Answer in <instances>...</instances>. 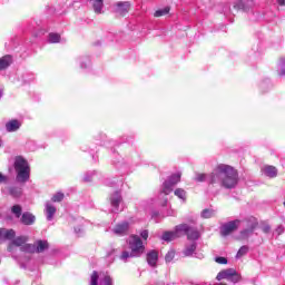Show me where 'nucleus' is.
Instances as JSON below:
<instances>
[{"mask_svg": "<svg viewBox=\"0 0 285 285\" xmlns=\"http://www.w3.org/2000/svg\"><path fill=\"white\" fill-rule=\"evenodd\" d=\"M239 181V173L230 165L218 164L209 175V184H220L223 188H235Z\"/></svg>", "mask_w": 285, "mask_h": 285, "instance_id": "1", "label": "nucleus"}, {"mask_svg": "<svg viewBox=\"0 0 285 285\" xmlns=\"http://www.w3.org/2000/svg\"><path fill=\"white\" fill-rule=\"evenodd\" d=\"M13 168L18 184H26V181L30 180V164H28V160L23 156H17L14 158Z\"/></svg>", "mask_w": 285, "mask_h": 285, "instance_id": "2", "label": "nucleus"}, {"mask_svg": "<svg viewBox=\"0 0 285 285\" xmlns=\"http://www.w3.org/2000/svg\"><path fill=\"white\" fill-rule=\"evenodd\" d=\"M129 248L131 250V257H141L146 250V246H144V242L137 235H131L129 237Z\"/></svg>", "mask_w": 285, "mask_h": 285, "instance_id": "3", "label": "nucleus"}, {"mask_svg": "<svg viewBox=\"0 0 285 285\" xmlns=\"http://www.w3.org/2000/svg\"><path fill=\"white\" fill-rule=\"evenodd\" d=\"M239 224H242V220H239V219H235L227 224H224L220 227V235L223 237H228V235H233V233H235V230H237V228H239Z\"/></svg>", "mask_w": 285, "mask_h": 285, "instance_id": "4", "label": "nucleus"}, {"mask_svg": "<svg viewBox=\"0 0 285 285\" xmlns=\"http://www.w3.org/2000/svg\"><path fill=\"white\" fill-rule=\"evenodd\" d=\"M116 14H119V17H126L128 12H130V2H117L116 4Z\"/></svg>", "mask_w": 285, "mask_h": 285, "instance_id": "5", "label": "nucleus"}, {"mask_svg": "<svg viewBox=\"0 0 285 285\" xmlns=\"http://www.w3.org/2000/svg\"><path fill=\"white\" fill-rule=\"evenodd\" d=\"M16 235H17V233L14 232V229L0 228V244L2 242H8V240L14 239Z\"/></svg>", "mask_w": 285, "mask_h": 285, "instance_id": "6", "label": "nucleus"}, {"mask_svg": "<svg viewBox=\"0 0 285 285\" xmlns=\"http://www.w3.org/2000/svg\"><path fill=\"white\" fill-rule=\"evenodd\" d=\"M159 261V252L158 250H150L149 253H147V264H149V266H157V262Z\"/></svg>", "mask_w": 285, "mask_h": 285, "instance_id": "7", "label": "nucleus"}, {"mask_svg": "<svg viewBox=\"0 0 285 285\" xmlns=\"http://www.w3.org/2000/svg\"><path fill=\"white\" fill-rule=\"evenodd\" d=\"M129 228H130V224H128V222H124L121 224L116 225V227L114 228V232L116 235H126Z\"/></svg>", "mask_w": 285, "mask_h": 285, "instance_id": "8", "label": "nucleus"}, {"mask_svg": "<svg viewBox=\"0 0 285 285\" xmlns=\"http://www.w3.org/2000/svg\"><path fill=\"white\" fill-rule=\"evenodd\" d=\"M235 275V268H228V269H224L222 272H219L216 276V279L218 282H222V279H230V276Z\"/></svg>", "mask_w": 285, "mask_h": 285, "instance_id": "9", "label": "nucleus"}, {"mask_svg": "<svg viewBox=\"0 0 285 285\" xmlns=\"http://www.w3.org/2000/svg\"><path fill=\"white\" fill-rule=\"evenodd\" d=\"M36 219L37 218L35 217V215L30 214L29 212L23 213L21 216V223L24 226H32V224H35Z\"/></svg>", "mask_w": 285, "mask_h": 285, "instance_id": "10", "label": "nucleus"}, {"mask_svg": "<svg viewBox=\"0 0 285 285\" xmlns=\"http://www.w3.org/2000/svg\"><path fill=\"white\" fill-rule=\"evenodd\" d=\"M6 128L8 132H17L21 128V122L17 119H12L6 124Z\"/></svg>", "mask_w": 285, "mask_h": 285, "instance_id": "11", "label": "nucleus"}, {"mask_svg": "<svg viewBox=\"0 0 285 285\" xmlns=\"http://www.w3.org/2000/svg\"><path fill=\"white\" fill-rule=\"evenodd\" d=\"M190 225L188 224H180L175 227V233L177 237H184V235L188 234Z\"/></svg>", "mask_w": 285, "mask_h": 285, "instance_id": "12", "label": "nucleus"}, {"mask_svg": "<svg viewBox=\"0 0 285 285\" xmlns=\"http://www.w3.org/2000/svg\"><path fill=\"white\" fill-rule=\"evenodd\" d=\"M48 248H50L48 240L39 239L36 242V253H45L46 250H48Z\"/></svg>", "mask_w": 285, "mask_h": 285, "instance_id": "13", "label": "nucleus"}, {"mask_svg": "<svg viewBox=\"0 0 285 285\" xmlns=\"http://www.w3.org/2000/svg\"><path fill=\"white\" fill-rule=\"evenodd\" d=\"M186 236H187V239H190L191 242H195V240L199 239V237L202 235L199 234V230L197 228L189 226V229H188Z\"/></svg>", "mask_w": 285, "mask_h": 285, "instance_id": "14", "label": "nucleus"}, {"mask_svg": "<svg viewBox=\"0 0 285 285\" xmlns=\"http://www.w3.org/2000/svg\"><path fill=\"white\" fill-rule=\"evenodd\" d=\"M12 63V57L3 56L0 58V70H6V68H10Z\"/></svg>", "mask_w": 285, "mask_h": 285, "instance_id": "15", "label": "nucleus"}, {"mask_svg": "<svg viewBox=\"0 0 285 285\" xmlns=\"http://www.w3.org/2000/svg\"><path fill=\"white\" fill-rule=\"evenodd\" d=\"M264 175L271 178L277 177V168L275 166H265Z\"/></svg>", "mask_w": 285, "mask_h": 285, "instance_id": "16", "label": "nucleus"}, {"mask_svg": "<svg viewBox=\"0 0 285 285\" xmlns=\"http://www.w3.org/2000/svg\"><path fill=\"white\" fill-rule=\"evenodd\" d=\"M245 223H246V228H249L250 230H255V228H257V226H258L257 218H255L253 216L245 219Z\"/></svg>", "mask_w": 285, "mask_h": 285, "instance_id": "17", "label": "nucleus"}, {"mask_svg": "<svg viewBox=\"0 0 285 285\" xmlns=\"http://www.w3.org/2000/svg\"><path fill=\"white\" fill-rule=\"evenodd\" d=\"M46 212H47V219L50 222L52 217H55V214L57 213V207L52 206L51 204H47Z\"/></svg>", "mask_w": 285, "mask_h": 285, "instance_id": "18", "label": "nucleus"}, {"mask_svg": "<svg viewBox=\"0 0 285 285\" xmlns=\"http://www.w3.org/2000/svg\"><path fill=\"white\" fill-rule=\"evenodd\" d=\"M179 181H181V173L171 175L167 180V183L170 184L171 186H177Z\"/></svg>", "mask_w": 285, "mask_h": 285, "instance_id": "19", "label": "nucleus"}, {"mask_svg": "<svg viewBox=\"0 0 285 285\" xmlns=\"http://www.w3.org/2000/svg\"><path fill=\"white\" fill-rule=\"evenodd\" d=\"M9 195H11V197H14V199H19V197L23 195V191L19 187H9Z\"/></svg>", "mask_w": 285, "mask_h": 285, "instance_id": "20", "label": "nucleus"}, {"mask_svg": "<svg viewBox=\"0 0 285 285\" xmlns=\"http://www.w3.org/2000/svg\"><path fill=\"white\" fill-rule=\"evenodd\" d=\"M177 238H178V236L175 230L174 232H165L161 237V239H164V242H173V239H177Z\"/></svg>", "mask_w": 285, "mask_h": 285, "instance_id": "21", "label": "nucleus"}, {"mask_svg": "<svg viewBox=\"0 0 285 285\" xmlns=\"http://www.w3.org/2000/svg\"><path fill=\"white\" fill-rule=\"evenodd\" d=\"M21 252L22 253H30V254H35L37 253V246L36 244H26L21 247Z\"/></svg>", "mask_w": 285, "mask_h": 285, "instance_id": "22", "label": "nucleus"}, {"mask_svg": "<svg viewBox=\"0 0 285 285\" xmlns=\"http://www.w3.org/2000/svg\"><path fill=\"white\" fill-rule=\"evenodd\" d=\"M94 10L96 14H101V10H104V0H96L94 2Z\"/></svg>", "mask_w": 285, "mask_h": 285, "instance_id": "23", "label": "nucleus"}, {"mask_svg": "<svg viewBox=\"0 0 285 285\" xmlns=\"http://www.w3.org/2000/svg\"><path fill=\"white\" fill-rule=\"evenodd\" d=\"M26 242H28V236H18L17 238H14L12 240V243L14 244V246H23L26 244Z\"/></svg>", "mask_w": 285, "mask_h": 285, "instance_id": "24", "label": "nucleus"}, {"mask_svg": "<svg viewBox=\"0 0 285 285\" xmlns=\"http://www.w3.org/2000/svg\"><path fill=\"white\" fill-rule=\"evenodd\" d=\"M170 12V7H166L164 9L157 10L154 13V17L159 18V17H166Z\"/></svg>", "mask_w": 285, "mask_h": 285, "instance_id": "25", "label": "nucleus"}, {"mask_svg": "<svg viewBox=\"0 0 285 285\" xmlns=\"http://www.w3.org/2000/svg\"><path fill=\"white\" fill-rule=\"evenodd\" d=\"M173 186H174V185H171L170 183H168V180H166V181L164 183L163 193H164L165 196L170 195V193H173Z\"/></svg>", "mask_w": 285, "mask_h": 285, "instance_id": "26", "label": "nucleus"}, {"mask_svg": "<svg viewBox=\"0 0 285 285\" xmlns=\"http://www.w3.org/2000/svg\"><path fill=\"white\" fill-rule=\"evenodd\" d=\"M61 36L59 33H49V43H59Z\"/></svg>", "mask_w": 285, "mask_h": 285, "instance_id": "27", "label": "nucleus"}, {"mask_svg": "<svg viewBox=\"0 0 285 285\" xmlns=\"http://www.w3.org/2000/svg\"><path fill=\"white\" fill-rule=\"evenodd\" d=\"M90 285H99V273L97 271L91 273Z\"/></svg>", "mask_w": 285, "mask_h": 285, "instance_id": "28", "label": "nucleus"}, {"mask_svg": "<svg viewBox=\"0 0 285 285\" xmlns=\"http://www.w3.org/2000/svg\"><path fill=\"white\" fill-rule=\"evenodd\" d=\"M195 250H197V244H191L188 247H186V249H185L186 257H190V255H193V253H195Z\"/></svg>", "mask_w": 285, "mask_h": 285, "instance_id": "29", "label": "nucleus"}, {"mask_svg": "<svg viewBox=\"0 0 285 285\" xmlns=\"http://www.w3.org/2000/svg\"><path fill=\"white\" fill-rule=\"evenodd\" d=\"M174 195H176V197H178L179 199H183L184 202H186V190H184L181 188H177L174 191Z\"/></svg>", "mask_w": 285, "mask_h": 285, "instance_id": "30", "label": "nucleus"}, {"mask_svg": "<svg viewBox=\"0 0 285 285\" xmlns=\"http://www.w3.org/2000/svg\"><path fill=\"white\" fill-rule=\"evenodd\" d=\"M11 212L19 219V217H21V213H22L21 205H13L11 208Z\"/></svg>", "mask_w": 285, "mask_h": 285, "instance_id": "31", "label": "nucleus"}, {"mask_svg": "<svg viewBox=\"0 0 285 285\" xmlns=\"http://www.w3.org/2000/svg\"><path fill=\"white\" fill-rule=\"evenodd\" d=\"M247 253H248V246L244 245L238 249L236 257L239 259V257H244V255H246Z\"/></svg>", "mask_w": 285, "mask_h": 285, "instance_id": "32", "label": "nucleus"}, {"mask_svg": "<svg viewBox=\"0 0 285 285\" xmlns=\"http://www.w3.org/2000/svg\"><path fill=\"white\" fill-rule=\"evenodd\" d=\"M240 279H242V276L235 269V273L228 278V282H233V284H237V282H240Z\"/></svg>", "mask_w": 285, "mask_h": 285, "instance_id": "33", "label": "nucleus"}, {"mask_svg": "<svg viewBox=\"0 0 285 285\" xmlns=\"http://www.w3.org/2000/svg\"><path fill=\"white\" fill-rule=\"evenodd\" d=\"M63 193H57L56 195L52 196L51 202L53 203H59V202H63Z\"/></svg>", "mask_w": 285, "mask_h": 285, "instance_id": "34", "label": "nucleus"}, {"mask_svg": "<svg viewBox=\"0 0 285 285\" xmlns=\"http://www.w3.org/2000/svg\"><path fill=\"white\" fill-rule=\"evenodd\" d=\"M253 233H254L253 229L246 228L240 232V236L243 239H246V238H248L249 235H253Z\"/></svg>", "mask_w": 285, "mask_h": 285, "instance_id": "35", "label": "nucleus"}, {"mask_svg": "<svg viewBox=\"0 0 285 285\" xmlns=\"http://www.w3.org/2000/svg\"><path fill=\"white\" fill-rule=\"evenodd\" d=\"M173 259H175V250H169L165 256V262L170 263Z\"/></svg>", "mask_w": 285, "mask_h": 285, "instance_id": "36", "label": "nucleus"}, {"mask_svg": "<svg viewBox=\"0 0 285 285\" xmlns=\"http://www.w3.org/2000/svg\"><path fill=\"white\" fill-rule=\"evenodd\" d=\"M202 217H204V219H210V217H213V212H210V209H204Z\"/></svg>", "mask_w": 285, "mask_h": 285, "instance_id": "37", "label": "nucleus"}, {"mask_svg": "<svg viewBox=\"0 0 285 285\" xmlns=\"http://www.w3.org/2000/svg\"><path fill=\"white\" fill-rule=\"evenodd\" d=\"M119 204H121V197H117L111 200V206H114V208H119Z\"/></svg>", "mask_w": 285, "mask_h": 285, "instance_id": "38", "label": "nucleus"}, {"mask_svg": "<svg viewBox=\"0 0 285 285\" xmlns=\"http://www.w3.org/2000/svg\"><path fill=\"white\" fill-rule=\"evenodd\" d=\"M206 177H207L206 174H196V177L194 179L195 181L202 183L206 179Z\"/></svg>", "mask_w": 285, "mask_h": 285, "instance_id": "39", "label": "nucleus"}, {"mask_svg": "<svg viewBox=\"0 0 285 285\" xmlns=\"http://www.w3.org/2000/svg\"><path fill=\"white\" fill-rule=\"evenodd\" d=\"M216 264H228V259L226 257H216L215 258Z\"/></svg>", "mask_w": 285, "mask_h": 285, "instance_id": "40", "label": "nucleus"}, {"mask_svg": "<svg viewBox=\"0 0 285 285\" xmlns=\"http://www.w3.org/2000/svg\"><path fill=\"white\" fill-rule=\"evenodd\" d=\"M128 257H132V252L131 253H129V252H122L121 253V255H120V259H124V261H126V259H128Z\"/></svg>", "mask_w": 285, "mask_h": 285, "instance_id": "41", "label": "nucleus"}, {"mask_svg": "<svg viewBox=\"0 0 285 285\" xmlns=\"http://www.w3.org/2000/svg\"><path fill=\"white\" fill-rule=\"evenodd\" d=\"M0 184H8V176L0 173Z\"/></svg>", "mask_w": 285, "mask_h": 285, "instance_id": "42", "label": "nucleus"}, {"mask_svg": "<svg viewBox=\"0 0 285 285\" xmlns=\"http://www.w3.org/2000/svg\"><path fill=\"white\" fill-rule=\"evenodd\" d=\"M14 246H17V245H14V243L11 240V242L9 243L8 247H7V250H8L9 253H12V250H14Z\"/></svg>", "mask_w": 285, "mask_h": 285, "instance_id": "43", "label": "nucleus"}, {"mask_svg": "<svg viewBox=\"0 0 285 285\" xmlns=\"http://www.w3.org/2000/svg\"><path fill=\"white\" fill-rule=\"evenodd\" d=\"M104 282L105 285H112V278H110V276H105Z\"/></svg>", "mask_w": 285, "mask_h": 285, "instance_id": "44", "label": "nucleus"}, {"mask_svg": "<svg viewBox=\"0 0 285 285\" xmlns=\"http://www.w3.org/2000/svg\"><path fill=\"white\" fill-rule=\"evenodd\" d=\"M263 233H271V225H264L263 228H262Z\"/></svg>", "mask_w": 285, "mask_h": 285, "instance_id": "45", "label": "nucleus"}, {"mask_svg": "<svg viewBox=\"0 0 285 285\" xmlns=\"http://www.w3.org/2000/svg\"><path fill=\"white\" fill-rule=\"evenodd\" d=\"M140 237H142L145 240L148 239V229H145L140 233Z\"/></svg>", "mask_w": 285, "mask_h": 285, "instance_id": "46", "label": "nucleus"}, {"mask_svg": "<svg viewBox=\"0 0 285 285\" xmlns=\"http://www.w3.org/2000/svg\"><path fill=\"white\" fill-rule=\"evenodd\" d=\"M276 233H277V235H282L283 233H284V226H278L277 228H276Z\"/></svg>", "mask_w": 285, "mask_h": 285, "instance_id": "47", "label": "nucleus"}, {"mask_svg": "<svg viewBox=\"0 0 285 285\" xmlns=\"http://www.w3.org/2000/svg\"><path fill=\"white\" fill-rule=\"evenodd\" d=\"M161 206L164 207L168 206V198L165 197V199L161 203Z\"/></svg>", "mask_w": 285, "mask_h": 285, "instance_id": "48", "label": "nucleus"}, {"mask_svg": "<svg viewBox=\"0 0 285 285\" xmlns=\"http://www.w3.org/2000/svg\"><path fill=\"white\" fill-rule=\"evenodd\" d=\"M278 6H285V0H276Z\"/></svg>", "mask_w": 285, "mask_h": 285, "instance_id": "49", "label": "nucleus"}, {"mask_svg": "<svg viewBox=\"0 0 285 285\" xmlns=\"http://www.w3.org/2000/svg\"><path fill=\"white\" fill-rule=\"evenodd\" d=\"M3 97V91L0 89V98Z\"/></svg>", "mask_w": 285, "mask_h": 285, "instance_id": "50", "label": "nucleus"}, {"mask_svg": "<svg viewBox=\"0 0 285 285\" xmlns=\"http://www.w3.org/2000/svg\"><path fill=\"white\" fill-rule=\"evenodd\" d=\"M0 148H1V138H0Z\"/></svg>", "mask_w": 285, "mask_h": 285, "instance_id": "51", "label": "nucleus"}, {"mask_svg": "<svg viewBox=\"0 0 285 285\" xmlns=\"http://www.w3.org/2000/svg\"><path fill=\"white\" fill-rule=\"evenodd\" d=\"M283 206L285 207V200H284V203H283Z\"/></svg>", "mask_w": 285, "mask_h": 285, "instance_id": "52", "label": "nucleus"}]
</instances>
